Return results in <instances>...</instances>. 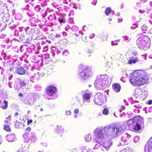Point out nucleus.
I'll use <instances>...</instances> for the list:
<instances>
[{
	"instance_id": "nucleus-41",
	"label": "nucleus",
	"mask_w": 152,
	"mask_h": 152,
	"mask_svg": "<svg viewBox=\"0 0 152 152\" xmlns=\"http://www.w3.org/2000/svg\"><path fill=\"white\" fill-rule=\"evenodd\" d=\"M18 95L19 96L22 97L23 96V95L22 93H20Z\"/></svg>"
},
{
	"instance_id": "nucleus-16",
	"label": "nucleus",
	"mask_w": 152,
	"mask_h": 152,
	"mask_svg": "<svg viewBox=\"0 0 152 152\" xmlns=\"http://www.w3.org/2000/svg\"><path fill=\"white\" fill-rule=\"evenodd\" d=\"M45 64H48L47 66L50 67L51 69H52L53 67V61H52L49 58L45 59Z\"/></svg>"
},
{
	"instance_id": "nucleus-11",
	"label": "nucleus",
	"mask_w": 152,
	"mask_h": 152,
	"mask_svg": "<svg viewBox=\"0 0 152 152\" xmlns=\"http://www.w3.org/2000/svg\"><path fill=\"white\" fill-rule=\"evenodd\" d=\"M46 91L49 96L54 95L56 93L57 89L54 86H49L46 88Z\"/></svg>"
},
{
	"instance_id": "nucleus-20",
	"label": "nucleus",
	"mask_w": 152,
	"mask_h": 152,
	"mask_svg": "<svg viewBox=\"0 0 152 152\" xmlns=\"http://www.w3.org/2000/svg\"><path fill=\"white\" fill-rule=\"evenodd\" d=\"M111 11V8L110 7H107L106 9L105 13L106 15L108 16L110 13Z\"/></svg>"
},
{
	"instance_id": "nucleus-27",
	"label": "nucleus",
	"mask_w": 152,
	"mask_h": 152,
	"mask_svg": "<svg viewBox=\"0 0 152 152\" xmlns=\"http://www.w3.org/2000/svg\"><path fill=\"white\" fill-rule=\"evenodd\" d=\"M6 120L5 121V122L7 123L8 121H11V116H9L7 118H6Z\"/></svg>"
},
{
	"instance_id": "nucleus-35",
	"label": "nucleus",
	"mask_w": 152,
	"mask_h": 152,
	"mask_svg": "<svg viewBox=\"0 0 152 152\" xmlns=\"http://www.w3.org/2000/svg\"><path fill=\"white\" fill-rule=\"evenodd\" d=\"M113 45H117L118 43L116 41H113L112 42Z\"/></svg>"
},
{
	"instance_id": "nucleus-44",
	"label": "nucleus",
	"mask_w": 152,
	"mask_h": 152,
	"mask_svg": "<svg viewBox=\"0 0 152 152\" xmlns=\"http://www.w3.org/2000/svg\"><path fill=\"white\" fill-rule=\"evenodd\" d=\"M18 115V112H16L15 113V116H16V115Z\"/></svg>"
},
{
	"instance_id": "nucleus-7",
	"label": "nucleus",
	"mask_w": 152,
	"mask_h": 152,
	"mask_svg": "<svg viewBox=\"0 0 152 152\" xmlns=\"http://www.w3.org/2000/svg\"><path fill=\"white\" fill-rule=\"evenodd\" d=\"M80 69H83V70L79 73V77L81 80H85L91 76L92 72L89 68L84 67V66L83 65H80Z\"/></svg>"
},
{
	"instance_id": "nucleus-9",
	"label": "nucleus",
	"mask_w": 152,
	"mask_h": 152,
	"mask_svg": "<svg viewBox=\"0 0 152 152\" xmlns=\"http://www.w3.org/2000/svg\"><path fill=\"white\" fill-rule=\"evenodd\" d=\"M133 96L138 100H144L147 97L145 94L142 93L140 89L135 90Z\"/></svg>"
},
{
	"instance_id": "nucleus-26",
	"label": "nucleus",
	"mask_w": 152,
	"mask_h": 152,
	"mask_svg": "<svg viewBox=\"0 0 152 152\" xmlns=\"http://www.w3.org/2000/svg\"><path fill=\"white\" fill-rule=\"evenodd\" d=\"M100 38L102 39V41L104 39H107V37L105 35H101L100 36Z\"/></svg>"
},
{
	"instance_id": "nucleus-42",
	"label": "nucleus",
	"mask_w": 152,
	"mask_h": 152,
	"mask_svg": "<svg viewBox=\"0 0 152 152\" xmlns=\"http://www.w3.org/2000/svg\"><path fill=\"white\" fill-rule=\"evenodd\" d=\"M121 107V110H124L125 109V107L124 106H122Z\"/></svg>"
},
{
	"instance_id": "nucleus-13",
	"label": "nucleus",
	"mask_w": 152,
	"mask_h": 152,
	"mask_svg": "<svg viewBox=\"0 0 152 152\" xmlns=\"http://www.w3.org/2000/svg\"><path fill=\"white\" fill-rule=\"evenodd\" d=\"M15 72L18 74L23 75L25 74L26 70L22 67L15 68Z\"/></svg>"
},
{
	"instance_id": "nucleus-31",
	"label": "nucleus",
	"mask_w": 152,
	"mask_h": 152,
	"mask_svg": "<svg viewBox=\"0 0 152 152\" xmlns=\"http://www.w3.org/2000/svg\"><path fill=\"white\" fill-rule=\"evenodd\" d=\"M66 113L67 115H71V112L70 110H69L66 112Z\"/></svg>"
},
{
	"instance_id": "nucleus-40",
	"label": "nucleus",
	"mask_w": 152,
	"mask_h": 152,
	"mask_svg": "<svg viewBox=\"0 0 152 152\" xmlns=\"http://www.w3.org/2000/svg\"><path fill=\"white\" fill-rule=\"evenodd\" d=\"M11 137V135H9V136H8V137H7V138H8V140L10 142H11L12 141V140H10L9 139V138H10Z\"/></svg>"
},
{
	"instance_id": "nucleus-28",
	"label": "nucleus",
	"mask_w": 152,
	"mask_h": 152,
	"mask_svg": "<svg viewBox=\"0 0 152 152\" xmlns=\"http://www.w3.org/2000/svg\"><path fill=\"white\" fill-rule=\"evenodd\" d=\"M20 123L18 122H16L15 126L16 128H18L20 126Z\"/></svg>"
},
{
	"instance_id": "nucleus-5",
	"label": "nucleus",
	"mask_w": 152,
	"mask_h": 152,
	"mask_svg": "<svg viewBox=\"0 0 152 152\" xmlns=\"http://www.w3.org/2000/svg\"><path fill=\"white\" fill-rule=\"evenodd\" d=\"M107 79V76L106 74L99 75L94 83L95 88L99 90L103 89V86Z\"/></svg>"
},
{
	"instance_id": "nucleus-46",
	"label": "nucleus",
	"mask_w": 152,
	"mask_h": 152,
	"mask_svg": "<svg viewBox=\"0 0 152 152\" xmlns=\"http://www.w3.org/2000/svg\"><path fill=\"white\" fill-rule=\"evenodd\" d=\"M40 110L41 112H42L43 111V109L42 108H41L40 109Z\"/></svg>"
},
{
	"instance_id": "nucleus-33",
	"label": "nucleus",
	"mask_w": 152,
	"mask_h": 152,
	"mask_svg": "<svg viewBox=\"0 0 152 152\" xmlns=\"http://www.w3.org/2000/svg\"><path fill=\"white\" fill-rule=\"evenodd\" d=\"M21 84L22 86H24L26 85V83L24 81H22Z\"/></svg>"
},
{
	"instance_id": "nucleus-49",
	"label": "nucleus",
	"mask_w": 152,
	"mask_h": 152,
	"mask_svg": "<svg viewBox=\"0 0 152 152\" xmlns=\"http://www.w3.org/2000/svg\"><path fill=\"white\" fill-rule=\"evenodd\" d=\"M83 40L84 41H85V42H86V41H85V40Z\"/></svg>"
},
{
	"instance_id": "nucleus-6",
	"label": "nucleus",
	"mask_w": 152,
	"mask_h": 152,
	"mask_svg": "<svg viewBox=\"0 0 152 152\" xmlns=\"http://www.w3.org/2000/svg\"><path fill=\"white\" fill-rule=\"evenodd\" d=\"M107 79V76L106 74L99 75L94 83L95 88L99 90L103 89V86Z\"/></svg>"
},
{
	"instance_id": "nucleus-22",
	"label": "nucleus",
	"mask_w": 152,
	"mask_h": 152,
	"mask_svg": "<svg viewBox=\"0 0 152 152\" xmlns=\"http://www.w3.org/2000/svg\"><path fill=\"white\" fill-rule=\"evenodd\" d=\"M3 103L4 104V106H1V107L3 109H6L8 107L7 102V101L4 100L3 102Z\"/></svg>"
},
{
	"instance_id": "nucleus-37",
	"label": "nucleus",
	"mask_w": 152,
	"mask_h": 152,
	"mask_svg": "<svg viewBox=\"0 0 152 152\" xmlns=\"http://www.w3.org/2000/svg\"><path fill=\"white\" fill-rule=\"evenodd\" d=\"M148 104H152V100H150L148 101Z\"/></svg>"
},
{
	"instance_id": "nucleus-29",
	"label": "nucleus",
	"mask_w": 152,
	"mask_h": 152,
	"mask_svg": "<svg viewBox=\"0 0 152 152\" xmlns=\"http://www.w3.org/2000/svg\"><path fill=\"white\" fill-rule=\"evenodd\" d=\"M95 35L94 33L91 32L89 33V37L91 39L95 36Z\"/></svg>"
},
{
	"instance_id": "nucleus-47",
	"label": "nucleus",
	"mask_w": 152,
	"mask_h": 152,
	"mask_svg": "<svg viewBox=\"0 0 152 152\" xmlns=\"http://www.w3.org/2000/svg\"><path fill=\"white\" fill-rule=\"evenodd\" d=\"M96 142L98 143H99V142L97 141H96Z\"/></svg>"
},
{
	"instance_id": "nucleus-14",
	"label": "nucleus",
	"mask_w": 152,
	"mask_h": 152,
	"mask_svg": "<svg viewBox=\"0 0 152 152\" xmlns=\"http://www.w3.org/2000/svg\"><path fill=\"white\" fill-rule=\"evenodd\" d=\"M91 94V93H86L83 95L82 96L84 102L90 101Z\"/></svg>"
},
{
	"instance_id": "nucleus-36",
	"label": "nucleus",
	"mask_w": 152,
	"mask_h": 152,
	"mask_svg": "<svg viewBox=\"0 0 152 152\" xmlns=\"http://www.w3.org/2000/svg\"><path fill=\"white\" fill-rule=\"evenodd\" d=\"M20 62L19 61H18L17 62L16 66H20Z\"/></svg>"
},
{
	"instance_id": "nucleus-51",
	"label": "nucleus",
	"mask_w": 152,
	"mask_h": 152,
	"mask_svg": "<svg viewBox=\"0 0 152 152\" xmlns=\"http://www.w3.org/2000/svg\"><path fill=\"white\" fill-rule=\"evenodd\" d=\"M1 103V101H0V103Z\"/></svg>"
},
{
	"instance_id": "nucleus-45",
	"label": "nucleus",
	"mask_w": 152,
	"mask_h": 152,
	"mask_svg": "<svg viewBox=\"0 0 152 152\" xmlns=\"http://www.w3.org/2000/svg\"><path fill=\"white\" fill-rule=\"evenodd\" d=\"M139 12H141L142 13H143L144 12V11H143V12H142V11H141V10H139Z\"/></svg>"
},
{
	"instance_id": "nucleus-32",
	"label": "nucleus",
	"mask_w": 152,
	"mask_h": 152,
	"mask_svg": "<svg viewBox=\"0 0 152 152\" xmlns=\"http://www.w3.org/2000/svg\"><path fill=\"white\" fill-rule=\"evenodd\" d=\"M33 121L32 119H29L27 121V125H29V124H31Z\"/></svg>"
},
{
	"instance_id": "nucleus-30",
	"label": "nucleus",
	"mask_w": 152,
	"mask_h": 152,
	"mask_svg": "<svg viewBox=\"0 0 152 152\" xmlns=\"http://www.w3.org/2000/svg\"><path fill=\"white\" fill-rule=\"evenodd\" d=\"M58 21L60 23H65L64 19H62L60 18H58Z\"/></svg>"
},
{
	"instance_id": "nucleus-4",
	"label": "nucleus",
	"mask_w": 152,
	"mask_h": 152,
	"mask_svg": "<svg viewBox=\"0 0 152 152\" xmlns=\"http://www.w3.org/2000/svg\"><path fill=\"white\" fill-rule=\"evenodd\" d=\"M136 43L139 49L144 50H148L151 47L150 39L145 35L139 37L136 40Z\"/></svg>"
},
{
	"instance_id": "nucleus-8",
	"label": "nucleus",
	"mask_w": 152,
	"mask_h": 152,
	"mask_svg": "<svg viewBox=\"0 0 152 152\" xmlns=\"http://www.w3.org/2000/svg\"><path fill=\"white\" fill-rule=\"evenodd\" d=\"M106 95L103 93H97L95 96L94 102L96 104L101 105L104 102Z\"/></svg>"
},
{
	"instance_id": "nucleus-25",
	"label": "nucleus",
	"mask_w": 152,
	"mask_h": 152,
	"mask_svg": "<svg viewBox=\"0 0 152 152\" xmlns=\"http://www.w3.org/2000/svg\"><path fill=\"white\" fill-rule=\"evenodd\" d=\"M91 139V138L90 135H89L86 137V140L87 142L90 141Z\"/></svg>"
},
{
	"instance_id": "nucleus-39",
	"label": "nucleus",
	"mask_w": 152,
	"mask_h": 152,
	"mask_svg": "<svg viewBox=\"0 0 152 152\" xmlns=\"http://www.w3.org/2000/svg\"><path fill=\"white\" fill-rule=\"evenodd\" d=\"M26 130H27L28 131H30L31 130V129L30 127L28 126L26 128Z\"/></svg>"
},
{
	"instance_id": "nucleus-52",
	"label": "nucleus",
	"mask_w": 152,
	"mask_h": 152,
	"mask_svg": "<svg viewBox=\"0 0 152 152\" xmlns=\"http://www.w3.org/2000/svg\"><path fill=\"white\" fill-rule=\"evenodd\" d=\"M3 152H4V151Z\"/></svg>"
},
{
	"instance_id": "nucleus-15",
	"label": "nucleus",
	"mask_w": 152,
	"mask_h": 152,
	"mask_svg": "<svg viewBox=\"0 0 152 152\" xmlns=\"http://www.w3.org/2000/svg\"><path fill=\"white\" fill-rule=\"evenodd\" d=\"M112 144V142L110 140H107L104 142L102 146L104 148L106 149L107 150H108V148L110 147Z\"/></svg>"
},
{
	"instance_id": "nucleus-10",
	"label": "nucleus",
	"mask_w": 152,
	"mask_h": 152,
	"mask_svg": "<svg viewBox=\"0 0 152 152\" xmlns=\"http://www.w3.org/2000/svg\"><path fill=\"white\" fill-rule=\"evenodd\" d=\"M95 133L96 138H102L104 137V135H106L104 128L103 129H97Z\"/></svg>"
},
{
	"instance_id": "nucleus-2",
	"label": "nucleus",
	"mask_w": 152,
	"mask_h": 152,
	"mask_svg": "<svg viewBox=\"0 0 152 152\" xmlns=\"http://www.w3.org/2000/svg\"><path fill=\"white\" fill-rule=\"evenodd\" d=\"M126 125L131 131L138 132L144 127V120L142 117L137 115L128 120L126 122Z\"/></svg>"
},
{
	"instance_id": "nucleus-1",
	"label": "nucleus",
	"mask_w": 152,
	"mask_h": 152,
	"mask_svg": "<svg viewBox=\"0 0 152 152\" xmlns=\"http://www.w3.org/2000/svg\"><path fill=\"white\" fill-rule=\"evenodd\" d=\"M148 76L141 70H136L130 74L129 82L135 86L140 87L148 83Z\"/></svg>"
},
{
	"instance_id": "nucleus-17",
	"label": "nucleus",
	"mask_w": 152,
	"mask_h": 152,
	"mask_svg": "<svg viewBox=\"0 0 152 152\" xmlns=\"http://www.w3.org/2000/svg\"><path fill=\"white\" fill-rule=\"evenodd\" d=\"M138 59L137 57H134L133 56L132 58H131L128 61V63L129 64H135L138 62Z\"/></svg>"
},
{
	"instance_id": "nucleus-43",
	"label": "nucleus",
	"mask_w": 152,
	"mask_h": 152,
	"mask_svg": "<svg viewBox=\"0 0 152 152\" xmlns=\"http://www.w3.org/2000/svg\"><path fill=\"white\" fill-rule=\"evenodd\" d=\"M122 152H128V151H127L126 149H124L123 150Z\"/></svg>"
},
{
	"instance_id": "nucleus-48",
	"label": "nucleus",
	"mask_w": 152,
	"mask_h": 152,
	"mask_svg": "<svg viewBox=\"0 0 152 152\" xmlns=\"http://www.w3.org/2000/svg\"><path fill=\"white\" fill-rule=\"evenodd\" d=\"M119 111L120 112H121L122 111L121 110H119Z\"/></svg>"
},
{
	"instance_id": "nucleus-19",
	"label": "nucleus",
	"mask_w": 152,
	"mask_h": 152,
	"mask_svg": "<svg viewBox=\"0 0 152 152\" xmlns=\"http://www.w3.org/2000/svg\"><path fill=\"white\" fill-rule=\"evenodd\" d=\"M37 140V139L35 135H32L29 138L28 142H29L30 143H35Z\"/></svg>"
},
{
	"instance_id": "nucleus-24",
	"label": "nucleus",
	"mask_w": 152,
	"mask_h": 152,
	"mask_svg": "<svg viewBox=\"0 0 152 152\" xmlns=\"http://www.w3.org/2000/svg\"><path fill=\"white\" fill-rule=\"evenodd\" d=\"M148 151L149 152H152V141L149 145Z\"/></svg>"
},
{
	"instance_id": "nucleus-12",
	"label": "nucleus",
	"mask_w": 152,
	"mask_h": 152,
	"mask_svg": "<svg viewBox=\"0 0 152 152\" xmlns=\"http://www.w3.org/2000/svg\"><path fill=\"white\" fill-rule=\"evenodd\" d=\"M112 88L115 92L118 93L120 91L121 89V86L119 83H115L112 85Z\"/></svg>"
},
{
	"instance_id": "nucleus-23",
	"label": "nucleus",
	"mask_w": 152,
	"mask_h": 152,
	"mask_svg": "<svg viewBox=\"0 0 152 152\" xmlns=\"http://www.w3.org/2000/svg\"><path fill=\"white\" fill-rule=\"evenodd\" d=\"M102 113L104 115H107L109 113V111L107 108L105 107L102 111Z\"/></svg>"
},
{
	"instance_id": "nucleus-34",
	"label": "nucleus",
	"mask_w": 152,
	"mask_h": 152,
	"mask_svg": "<svg viewBox=\"0 0 152 152\" xmlns=\"http://www.w3.org/2000/svg\"><path fill=\"white\" fill-rule=\"evenodd\" d=\"M79 110L78 109H76L74 110V113H75L77 114L79 113Z\"/></svg>"
},
{
	"instance_id": "nucleus-50",
	"label": "nucleus",
	"mask_w": 152,
	"mask_h": 152,
	"mask_svg": "<svg viewBox=\"0 0 152 152\" xmlns=\"http://www.w3.org/2000/svg\"><path fill=\"white\" fill-rule=\"evenodd\" d=\"M28 112H29V111H28Z\"/></svg>"
},
{
	"instance_id": "nucleus-18",
	"label": "nucleus",
	"mask_w": 152,
	"mask_h": 152,
	"mask_svg": "<svg viewBox=\"0 0 152 152\" xmlns=\"http://www.w3.org/2000/svg\"><path fill=\"white\" fill-rule=\"evenodd\" d=\"M56 132H58L59 133V135H60L61 137L62 136L61 134H63L64 132L63 128L60 126H59V127L58 126H57L56 128Z\"/></svg>"
},
{
	"instance_id": "nucleus-3",
	"label": "nucleus",
	"mask_w": 152,
	"mask_h": 152,
	"mask_svg": "<svg viewBox=\"0 0 152 152\" xmlns=\"http://www.w3.org/2000/svg\"><path fill=\"white\" fill-rule=\"evenodd\" d=\"M106 135L115 137L121 134L124 129V128L120 125H116L114 124H109L104 127Z\"/></svg>"
},
{
	"instance_id": "nucleus-38",
	"label": "nucleus",
	"mask_w": 152,
	"mask_h": 152,
	"mask_svg": "<svg viewBox=\"0 0 152 152\" xmlns=\"http://www.w3.org/2000/svg\"><path fill=\"white\" fill-rule=\"evenodd\" d=\"M125 40H130L131 39V38H129L128 37H125Z\"/></svg>"
},
{
	"instance_id": "nucleus-21",
	"label": "nucleus",
	"mask_w": 152,
	"mask_h": 152,
	"mask_svg": "<svg viewBox=\"0 0 152 152\" xmlns=\"http://www.w3.org/2000/svg\"><path fill=\"white\" fill-rule=\"evenodd\" d=\"M4 129L5 131L8 132H10L11 131L10 127L8 125H5Z\"/></svg>"
}]
</instances>
